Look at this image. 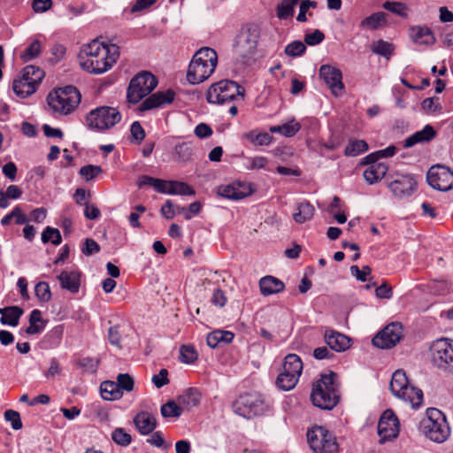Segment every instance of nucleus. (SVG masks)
Wrapping results in <instances>:
<instances>
[{
    "instance_id": "nucleus-11",
    "label": "nucleus",
    "mask_w": 453,
    "mask_h": 453,
    "mask_svg": "<svg viewBox=\"0 0 453 453\" xmlns=\"http://www.w3.org/2000/svg\"><path fill=\"white\" fill-rule=\"evenodd\" d=\"M156 77L149 72H143L134 76L127 88V100L136 104L149 95L157 86Z\"/></svg>"
},
{
    "instance_id": "nucleus-8",
    "label": "nucleus",
    "mask_w": 453,
    "mask_h": 453,
    "mask_svg": "<svg viewBox=\"0 0 453 453\" xmlns=\"http://www.w3.org/2000/svg\"><path fill=\"white\" fill-rule=\"evenodd\" d=\"M390 389L395 396L410 403L412 408H418L423 403L422 390L411 386L405 372L402 370H397L393 373Z\"/></svg>"
},
{
    "instance_id": "nucleus-20",
    "label": "nucleus",
    "mask_w": 453,
    "mask_h": 453,
    "mask_svg": "<svg viewBox=\"0 0 453 453\" xmlns=\"http://www.w3.org/2000/svg\"><path fill=\"white\" fill-rule=\"evenodd\" d=\"M81 272L78 269H65L58 275V280L63 289H66L73 294H76L81 287Z\"/></svg>"
},
{
    "instance_id": "nucleus-40",
    "label": "nucleus",
    "mask_w": 453,
    "mask_h": 453,
    "mask_svg": "<svg viewBox=\"0 0 453 453\" xmlns=\"http://www.w3.org/2000/svg\"><path fill=\"white\" fill-rule=\"evenodd\" d=\"M12 90L20 98H27L35 92L33 85H29L21 77L14 79Z\"/></svg>"
},
{
    "instance_id": "nucleus-48",
    "label": "nucleus",
    "mask_w": 453,
    "mask_h": 453,
    "mask_svg": "<svg viewBox=\"0 0 453 453\" xmlns=\"http://www.w3.org/2000/svg\"><path fill=\"white\" fill-rule=\"evenodd\" d=\"M139 187L142 186H151L153 187L157 192L163 193L164 191V185H165V180L153 178L150 176L143 175L140 178L138 182Z\"/></svg>"
},
{
    "instance_id": "nucleus-27",
    "label": "nucleus",
    "mask_w": 453,
    "mask_h": 453,
    "mask_svg": "<svg viewBox=\"0 0 453 453\" xmlns=\"http://www.w3.org/2000/svg\"><path fill=\"white\" fill-rule=\"evenodd\" d=\"M388 167L384 163H374L370 165L364 171V178L365 181L372 185L380 181L387 173Z\"/></svg>"
},
{
    "instance_id": "nucleus-17",
    "label": "nucleus",
    "mask_w": 453,
    "mask_h": 453,
    "mask_svg": "<svg viewBox=\"0 0 453 453\" xmlns=\"http://www.w3.org/2000/svg\"><path fill=\"white\" fill-rule=\"evenodd\" d=\"M319 76L335 96L342 95L344 84L340 69L329 65H323L319 68Z\"/></svg>"
},
{
    "instance_id": "nucleus-50",
    "label": "nucleus",
    "mask_w": 453,
    "mask_h": 453,
    "mask_svg": "<svg viewBox=\"0 0 453 453\" xmlns=\"http://www.w3.org/2000/svg\"><path fill=\"white\" fill-rule=\"evenodd\" d=\"M451 287V283L446 280H433L429 284L431 292L435 295H445L450 290Z\"/></svg>"
},
{
    "instance_id": "nucleus-39",
    "label": "nucleus",
    "mask_w": 453,
    "mask_h": 453,
    "mask_svg": "<svg viewBox=\"0 0 453 453\" xmlns=\"http://www.w3.org/2000/svg\"><path fill=\"white\" fill-rule=\"evenodd\" d=\"M23 314V310L18 306L7 307V311L3 314L0 321L4 325L16 326L19 324V318Z\"/></svg>"
},
{
    "instance_id": "nucleus-16",
    "label": "nucleus",
    "mask_w": 453,
    "mask_h": 453,
    "mask_svg": "<svg viewBox=\"0 0 453 453\" xmlns=\"http://www.w3.org/2000/svg\"><path fill=\"white\" fill-rule=\"evenodd\" d=\"M402 337V325L393 322L385 326L373 337L372 344L380 349H390L399 342Z\"/></svg>"
},
{
    "instance_id": "nucleus-10",
    "label": "nucleus",
    "mask_w": 453,
    "mask_h": 453,
    "mask_svg": "<svg viewBox=\"0 0 453 453\" xmlns=\"http://www.w3.org/2000/svg\"><path fill=\"white\" fill-rule=\"evenodd\" d=\"M307 440L314 453H338L335 436L323 426H314L307 433Z\"/></svg>"
},
{
    "instance_id": "nucleus-62",
    "label": "nucleus",
    "mask_w": 453,
    "mask_h": 453,
    "mask_svg": "<svg viewBox=\"0 0 453 453\" xmlns=\"http://www.w3.org/2000/svg\"><path fill=\"white\" fill-rule=\"evenodd\" d=\"M81 251L86 256H91L100 251V246L93 239L87 238L81 248Z\"/></svg>"
},
{
    "instance_id": "nucleus-18",
    "label": "nucleus",
    "mask_w": 453,
    "mask_h": 453,
    "mask_svg": "<svg viewBox=\"0 0 453 453\" xmlns=\"http://www.w3.org/2000/svg\"><path fill=\"white\" fill-rule=\"evenodd\" d=\"M253 192L250 184L245 182H234L227 185H220L218 188V195L231 200H241Z\"/></svg>"
},
{
    "instance_id": "nucleus-54",
    "label": "nucleus",
    "mask_w": 453,
    "mask_h": 453,
    "mask_svg": "<svg viewBox=\"0 0 453 453\" xmlns=\"http://www.w3.org/2000/svg\"><path fill=\"white\" fill-rule=\"evenodd\" d=\"M306 50V46L301 41H295L288 44L285 48V53L288 56H301Z\"/></svg>"
},
{
    "instance_id": "nucleus-51",
    "label": "nucleus",
    "mask_w": 453,
    "mask_h": 453,
    "mask_svg": "<svg viewBox=\"0 0 453 453\" xmlns=\"http://www.w3.org/2000/svg\"><path fill=\"white\" fill-rule=\"evenodd\" d=\"M383 8L388 12L397 14L401 17L407 16V7L401 2H390L387 1L382 4Z\"/></svg>"
},
{
    "instance_id": "nucleus-1",
    "label": "nucleus",
    "mask_w": 453,
    "mask_h": 453,
    "mask_svg": "<svg viewBox=\"0 0 453 453\" xmlns=\"http://www.w3.org/2000/svg\"><path fill=\"white\" fill-rule=\"evenodd\" d=\"M119 57V48L97 40L83 45L79 55L81 67L89 73L101 74L110 70Z\"/></svg>"
},
{
    "instance_id": "nucleus-23",
    "label": "nucleus",
    "mask_w": 453,
    "mask_h": 453,
    "mask_svg": "<svg viewBox=\"0 0 453 453\" xmlns=\"http://www.w3.org/2000/svg\"><path fill=\"white\" fill-rule=\"evenodd\" d=\"M134 424L141 434L147 435L156 428L157 419L153 414L141 411L135 415Z\"/></svg>"
},
{
    "instance_id": "nucleus-26",
    "label": "nucleus",
    "mask_w": 453,
    "mask_h": 453,
    "mask_svg": "<svg viewBox=\"0 0 453 453\" xmlns=\"http://www.w3.org/2000/svg\"><path fill=\"white\" fill-rule=\"evenodd\" d=\"M162 194L195 196V189L186 182L178 180H165L164 191Z\"/></svg>"
},
{
    "instance_id": "nucleus-15",
    "label": "nucleus",
    "mask_w": 453,
    "mask_h": 453,
    "mask_svg": "<svg viewBox=\"0 0 453 453\" xmlns=\"http://www.w3.org/2000/svg\"><path fill=\"white\" fill-rule=\"evenodd\" d=\"M260 37V27L249 24L242 28L236 41V48L242 55L252 54Z\"/></svg>"
},
{
    "instance_id": "nucleus-13",
    "label": "nucleus",
    "mask_w": 453,
    "mask_h": 453,
    "mask_svg": "<svg viewBox=\"0 0 453 453\" xmlns=\"http://www.w3.org/2000/svg\"><path fill=\"white\" fill-rule=\"evenodd\" d=\"M426 180L433 188L448 191L453 188V171L444 165H433L427 172Z\"/></svg>"
},
{
    "instance_id": "nucleus-14",
    "label": "nucleus",
    "mask_w": 453,
    "mask_h": 453,
    "mask_svg": "<svg viewBox=\"0 0 453 453\" xmlns=\"http://www.w3.org/2000/svg\"><path fill=\"white\" fill-rule=\"evenodd\" d=\"M400 431V423L392 410H386L378 422V434L380 442L384 443L387 441L395 439Z\"/></svg>"
},
{
    "instance_id": "nucleus-25",
    "label": "nucleus",
    "mask_w": 453,
    "mask_h": 453,
    "mask_svg": "<svg viewBox=\"0 0 453 453\" xmlns=\"http://www.w3.org/2000/svg\"><path fill=\"white\" fill-rule=\"evenodd\" d=\"M259 288L261 294L266 296L283 291L285 284L278 278L267 275L260 279Z\"/></svg>"
},
{
    "instance_id": "nucleus-47",
    "label": "nucleus",
    "mask_w": 453,
    "mask_h": 453,
    "mask_svg": "<svg viewBox=\"0 0 453 453\" xmlns=\"http://www.w3.org/2000/svg\"><path fill=\"white\" fill-rule=\"evenodd\" d=\"M372 50L373 53L388 58L392 55L394 48L391 43L379 40L372 44Z\"/></svg>"
},
{
    "instance_id": "nucleus-49",
    "label": "nucleus",
    "mask_w": 453,
    "mask_h": 453,
    "mask_svg": "<svg viewBox=\"0 0 453 453\" xmlns=\"http://www.w3.org/2000/svg\"><path fill=\"white\" fill-rule=\"evenodd\" d=\"M35 293L36 297L43 303H46L51 298V292L50 286L45 281H40L35 285Z\"/></svg>"
},
{
    "instance_id": "nucleus-43",
    "label": "nucleus",
    "mask_w": 453,
    "mask_h": 453,
    "mask_svg": "<svg viewBox=\"0 0 453 453\" xmlns=\"http://www.w3.org/2000/svg\"><path fill=\"white\" fill-rule=\"evenodd\" d=\"M42 52V43L39 40H33L25 49L20 58L24 62H28L37 58Z\"/></svg>"
},
{
    "instance_id": "nucleus-28",
    "label": "nucleus",
    "mask_w": 453,
    "mask_h": 453,
    "mask_svg": "<svg viewBox=\"0 0 453 453\" xmlns=\"http://www.w3.org/2000/svg\"><path fill=\"white\" fill-rule=\"evenodd\" d=\"M44 71L35 65H27L22 71V75L20 76L22 80L29 83V85H33L35 91L37 90L38 86L42 82L44 78Z\"/></svg>"
},
{
    "instance_id": "nucleus-33",
    "label": "nucleus",
    "mask_w": 453,
    "mask_h": 453,
    "mask_svg": "<svg viewBox=\"0 0 453 453\" xmlns=\"http://www.w3.org/2000/svg\"><path fill=\"white\" fill-rule=\"evenodd\" d=\"M412 40L420 44H431L434 41L432 31L426 27H414L411 30Z\"/></svg>"
},
{
    "instance_id": "nucleus-63",
    "label": "nucleus",
    "mask_w": 453,
    "mask_h": 453,
    "mask_svg": "<svg viewBox=\"0 0 453 453\" xmlns=\"http://www.w3.org/2000/svg\"><path fill=\"white\" fill-rule=\"evenodd\" d=\"M147 442L157 448H164L165 449H168L171 447V445L165 443L162 433L159 431L153 433L152 435L147 439Z\"/></svg>"
},
{
    "instance_id": "nucleus-53",
    "label": "nucleus",
    "mask_w": 453,
    "mask_h": 453,
    "mask_svg": "<svg viewBox=\"0 0 453 453\" xmlns=\"http://www.w3.org/2000/svg\"><path fill=\"white\" fill-rule=\"evenodd\" d=\"M112 440L119 445L127 446L131 443V435L126 433L122 428H117L112 432Z\"/></svg>"
},
{
    "instance_id": "nucleus-31",
    "label": "nucleus",
    "mask_w": 453,
    "mask_h": 453,
    "mask_svg": "<svg viewBox=\"0 0 453 453\" xmlns=\"http://www.w3.org/2000/svg\"><path fill=\"white\" fill-rule=\"evenodd\" d=\"M101 395L104 400L114 401L120 399L123 392L119 388V385L114 381H104L100 386Z\"/></svg>"
},
{
    "instance_id": "nucleus-7",
    "label": "nucleus",
    "mask_w": 453,
    "mask_h": 453,
    "mask_svg": "<svg viewBox=\"0 0 453 453\" xmlns=\"http://www.w3.org/2000/svg\"><path fill=\"white\" fill-rule=\"evenodd\" d=\"M245 89L231 80H221L210 86L206 93L209 104H224L237 98L243 99Z\"/></svg>"
},
{
    "instance_id": "nucleus-9",
    "label": "nucleus",
    "mask_w": 453,
    "mask_h": 453,
    "mask_svg": "<svg viewBox=\"0 0 453 453\" xmlns=\"http://www.w3.org/2000/svg\"><path fill=\"white\" fill-rule=\"evenodd\" d=\"M121 120V114L113 107L102 106L90 111L85 122L91 130L104 131L114 127Z\"/></svg>"
},
{
    "instance_id": "nucleus-19",
    "label": "nucleus",
    "mask_w": 453,
    "mask_h": 453,
    "mask_svg": "<svg viewBox=\"0 0 453 453\" xmlns=\"http://www.w3.org/2000/svg\"><path fill=\"white\" fill-rule=\"evenodd\" d=\"M416 188V180L411 175H401L389 184L393 194L399 197H406L411 195Z\"/></svg>"
},
{
    "instance_id": "nucleus-57",
    "label": "nucleus",
    "mask_w": 453,
    "mask_h": 453,
    "mask_svg": "<svg viewBox=\"0 0 453 453\" xmlns=\"http://www.w3.org/2000/svg\"><path fill=\"white\" fill-rule=\"evenodd\" d=\"M175 152L182 161H188L192 156V147L188 142H182L175 146Z\"/></svg>"
},
{
    "instance_id": "nucleus-3",
    "label": "nucleus",
    "mask_w": 453,
    "mask_h": 453,
    "mask_svg": "<svg viewBox=\"0 0 453 453\" xmlns=\"http://www.w3.org/2000/svg\"><path fill=\"white\" fill-rule=\"evenodd\" d=\"M336 377L334 372L324 374L313 384L311 398L315 406L332 410L338 403L340 392Z\"/></svg>"
},
{
    "instance_id": "nucleus-46",
    "label": "nucleus",
    "mask_w": 453,
    "mask_h": 453,
    "mask_svg": "<svg viewBox=\"0 0 453 453\" xmlns=\"http://www.w3.org/2000/svg\"><path fill=\"white\" fill-rule=\"evenodd\" d=\"M198 354L192 345H182L180 349V361L186 364H191L197 359Z\"/></svg>"
},
{
    "instance_id": "nucleus-60",
    "label": "nucleus",
    "mask_w": 453,
    "mask_h": 453,
    "mask_svg": "<svg viewBox=\"0 0 453 453\" xmlns=\"http://www.w3.org/2000/svg\"><path fill=\"white\" fill-rule=\"evenodd\" d=\"M268 159L265 157L257 156L249 159L248 169L250 170H260L266 169Z\"/></svg>"
},
{
    "instance_id": "nucleus-59",
    "label": "nucleus",
    "mask_w": 453,
    "mask_h": 453,
    "mask_svg": "<svg viewBox=\"0 0 453 453\" xmlns=\"http://www.w3.org/2000/svg\"><path fill=\"white\" fill-rule=\"evenodd\" d=\"M4 418L11 422L12 427L14 430H19L22 427V422L20 419V415L18 411L13 410H7L4 412Z\"/></svg>"
},
{
    "instance_id": "nucleus-41",
    "label": "nucleus",
    "mask_w": 453,
    "mask_h": 453,
    "mask_svg": "<svg viewBox=\"0 0 453 453\" xmlns=\"http://www.w3.org/2000/svg\"><path fill=\"white\" fill-rule=\"evenodd\" d=\"M301 128V125L295 120L285 123L280 126H273L270 127L271 133H279L287 137L294 136Z\"/></svg>"
},
{
    "instance_id": "nucleus-56",
    "label": "nucleus",
    "mask_w": 453,
    "mask_h": 453,
    "mask_svg": "<svg viewBox=\"0 0 453 453\" xmlns=\"http://www.w3.org/2000/svg\"><path fill=\"white\" fill-rule=\"evenodd\" d=\"M422 108L427 113H435L441 110V104L439 102V98L436 97H429L426 98L422 101Z\"/></svg>"
},
{
    "instance_id": "nucleus-6",
    "label": "nucleus",
    "mask_w": 453,
    "mask_h": 453,
    "mask_svg": "<svg viewBox=\"0 0 453 453\" xmlns=\"http://www.w3.org/2000/svg\"><path fill=\"white\" fill-rule=\"evenodd\" d=\"M270 407L265 396L257 392L241 395L233 403L234 412L245 418L264 415Z\"/></svg>"
},
{
    "instance_id": "nucleus-61",
    "label": "nucleus",
    "mask_w": 453,
    "mask_h": 453,
    "mask_svg": "<svg viewBox=\"0 0 453 453\" xmlns=\"http://www.w3.org/2000/svg\"><path fill=\"white\" fill-rule=\"evenodd\" d=\"M325 39V35L319 29L304 36V42L310 46L319 44Z\"/></svg>"
},
{
    "instance_id": "nucleus-5",
    "label": "nucleus",
    "mask_w": 453,
    "mask_h": 453,
    "mask_svg": "<svg viewBox=\"0 0 453 453\" xmlns=\"http://www.w3.org/2000/svg\"><path fill=\"white\" fill-rule=\"evenodd\" d=\"M419 429L427 439L437 443L444 442L450 434L446 416L436 408L427 409L426 417L420 421Z\"/></svg>"
},
{
    "instance_id": "nucleus-58",
    "label": "nucleus",
    "mask_w": 453,
    "mask_h": 453,
    "mask_svg": "<svg viewBox=\"0 0 453 453\" xmlns=\"http://www.w3.org/2000/svg\"><path fill=\"white\" fill-rule=\"evenodd\" d=\"M62 368L60 366V364L58 360L56 357H52L50 360V366L49 368L43 372V375L46 379H52L56 376H58L61 374Z\"/></svg>"
},
{
    "instance_id": "nucleus-2",
    "label": "nucleus",
    "mask_w": 453,
    "mask_h": 453,
    "mask_svg": "<svg viewBox=\"0 0 453 453\" xmlns=\"http://www.w3.org/2000/svg\"><path fill=\"white\" fill-rule=\"evenodd\" d=\"M218 64L217 52L209 47L200 49L194 55L187 72L190 84H199L206 81L214 72Z\"/></svg>"
},
{
    "instance_id": "nucleus-22",
    "label": "nucleus",
    "mask_w": 453,
    "mask_h": 453,
    "mask_svg": "<svg viewBox=\"0 0 453 453\" xmlns=\"http://www.w3.org/2000/svg\"><path fill=\"white\" fill-rule=\"evenodd\" d=\"M324 338L329 348L337 352L348 349L351 345V339L334 330H326Z\"/></svg>"
},
{
    "instance_id": "nucleus-64",
    "label": "nucleus",
    "mask_w": 453,
    "mask_h": 453,
    "mask_svg": "<svg viewBox=\"0 0 453 453\" xmlns=\"http://www.w3.org/2000/svg\"><path fill=\"white\" fill-rule=\"evenodd\" d=\"M130 132L132 137L137 142H141L145 137V131L138 121H134L131 125Z\"/></svg>"
},
{
    "instance_id": "nucleus-38",
    "label": "nucleus",
    "mask_w": 453,
    "mask_h": 453,
    "mask_svg": "<svg viewBox=\"0 0 453 453\" xmlns=\"http://www.w3.org/2000/svg\"><path fill=\"white\" fill-rule=\"evenodd\" d=\"M301 0H281L277 5L276 14L280 19H288L293 17L295 12V6Z\"/></svg>"
},
{
    "instance_id": "nucleus-45",
    "label": "nucleus",
    "mask_w": 453,
    "mask_h": 453,
    "mask_svg": "<svg viewBox=\"0 0 453 453\" xmlns=\"http://www.w3.org/2000/svg\"><path fill=\"white\" fill-rule=\"evenodd\" d=\"M161 414L164 418H179L182 409L174 401H168L161 406Z\"/></svg>"
},
{
    "instance_id": "nucleus-29",
    "label": "nucleus",
    "mask_w": 453,
    "mask_h": 453,
    "mask_svg": "<svg viewBox=\"0 0 453 453\" xmlns=\"http://www.w3.org/2000/svg\"><path fill=\"white\" fill-rule=\"evenodd\" d=\"M47 320L43 319L42 311L35 309L29 316V326L25 330L30 335L40 334L45 328Z\"/></svg>"
},
{
    "instance_id": "nucleus-37",
    "label": "nucleus",
    "mask_w": 453,
    "mask_h": 453,
    "mask_svg": "<svg viewBox=\"0 0 453 453\" xmlns=\"http://www.w3.org/2000/svg\"><path fill=\"white\" fill-rule=\"evenodd\" d=\"M298 380L299 377L282 370L277 377L276 385L279 388L288 391L295 388Z\"/></svg>"
},
{
    "instance_id": "nucleus-55",
    "label": "nucleus",
    "mask_w": 453,
    "mask_h": 453,
    "mask_svg": "<svg viewBox=\"0 0 453 453\" xmlns=\"http://www.w3.org/2000/svg\"><path fill=\"white\" fill-rule=\"evenodd\" d=\"M102 173V168L98 165H88L80 169V174L87 180H93Z\"/></svg>"
},
{
    "instance_id": "nucleus-44",
    "label": "nucleus",
    "mask_w": 453,
    "mask_h": 453,
    "mask_svg": "<svg viewBox=\"0 0 453 453\" xmlns=\"http://www.w3.org/2000/svg\"><path fill=\"white\" fill-rule=\"evenodd\" d=\"M42 242L47 243L50 242L54 245H59L62 242L61 234L58 229L47 226L42 234Z\"/></svg>"
},
{
    "instance_id": "nucleus-24",
    "label": "nucleus",
    "mask_w": 453,
    "mask_h": 453,
    "mask_svg": "<svg viewBox=\"0 0 453 453\" xmlns=\"http://www.w3.org/2000/svg\"><path fill=\"white\" fill-rule=\"evenodd\" d=\"M436 136V131L431 125H426L422 130L417 131L403 142L404 148H411L418 143L428 142Z\"/></svg>"
},
{
    "instance_id": "nucleus-42",
    "label": "nucleus",
    "mask_w": 453,
    "mask_h": 453,
    "mask_svg": "<svg viewBox=\"0 0 453 453\" xmlns=\"http://www.w3.org/2000/svg\"><path fill=\"white\" fill-rule=\"evenodd\" d=\"M368 150V144L364 140H350L345 148L344 154L347 157H356L365 152Z\"/></svg>"
},
{
    "instance_id": "nucleus-12",
    "label": "nucleus",
    "mask_w": 453,
    "mask_h": 453,
    "mask_svg": "<svg viewBox=\"0 0 453 453\" xmlns=\"http://www.w3.org/2000/svg\"><path fill=\"white\" fill-rule=\"evenodd\" d=\"M433 364L447 372H453V342L445 338L434 341L431 347Z\"/></svg>"
},
{
    "instance_id": "nucleus-34",
    "label": "nucleus",
    "mask_w": 453,
    "mask_h": 453,
    "mask_svg": "<svg viewBox=\"0 0 453 453\" xmlns=\"http://www.w3.org/2000/svg\"><path fill=\"white\" fill-rule=\"evenodd\" d=\"M296 210L297 211L293 214V219L298 224L311 219L315 211L314 207L308 202L300 203Z\"/></svg>"
},
{
    "instance_id": "nucleus-52",
    "label": "nucleus",
    "mask_w": 453,
    "mask_h": 453,
    "mask_svg": "<svg viewBox=\"0 0 453 453\" xmlns=\"http://www.w3.org/2000/svg\"><path fill=\"white\" fill-rule=\"evenodd\" d=\"M116 382L122 392H131L134 389V381L128 373H119Z\"/></svg>"
},
{
    "instance_id": "nucleus-4",
    "label": "nucleus",
    "mask_w": 453,
    "mask_h": 453,
    "mask_svg": "<svg viewBox=\"0 0 453 453\" xmlns=\"http://www.w3.org/2000/svg\"><path fill=\"white\" fill-rule=\"evenodd\" d=\"M81 99V93L75 87L66 86L50 92L47 103L53 114L67 116L76 110Z\"/></svg>"
},
{
    "instance_id": "nucleus-21",
    "label": "nucleus",
    "mask_w": 453,
    "mask_h": 453,
    "mask_svg": "<svg viewBox=\"0 0 453 453\" xmlns=\"http://www.w3.org/2000/svg\"><path fill=\"white\" fill-rule=\"evenodd\" d=\"M174 96L175 94L171 89L166 91H158L146 98L140 105V109L142 111H148L154 108L162 107L171 104L174 100Z\"/></svg>"
},
{
    "instance_id": "nucleus-35",
    "label": "nucleus",
    "mask_w": 453,
    "mask_h": 453,
    "mask_svg": "<svg viewBox=\"0 0 453 453\" xmlns=\"http://www.w3.org/2000/svg\"><path fill=\"white\" fill-rule=\"evenodd\" d=\"M283 370L300 378L303 372V362L301 358L296 354L287 355L283 363Z\"/></svg>"
},
{
    "instance_id": "nucleus-36",
    "label": "nucleus",
    "mask_w": 453,
    "mask_h": 453,
    "mask_svg": "<svg viewBox=\"0 0 453 453\" xmlns=\"http://www.w3.org/2000/svg\"><path fill=\"white\" fill-rule=\"evenodd\" d=\"M243 137L255 146H266L273 140V137L270 134L266 132H257V130H251L244 134Z\"/></svg>"
},
{
    "instance_id": "nucleus-32",
    "label": "nucleus",
    "mask_w": 453,
    "mask_h": 453,
    "mask_svg": "<svg viewBox=\"0 0 453 453\" xmlns=\"http://www.w3.org/2000/svg\"><path fill=\"white\" fill-rule=\"evenodd\" d=\"M201 400V393L195 388H188L182 395L178 397L180 404L186 406L188 409L197 406Z\"/></svg>"
},
{
    "instance_id": "nucleus-30",
    "label": "nucleus",
    "mask_w": 453,
    "mask_h": 453,
    "mask_svg": "<svg viewBox=\"0 0 453 453\" xmlns=\"http://www.w3.org/2000/svg\"><path fill=\"white\" fill-rule=\"evenodd\" d=\"M387 17H388V14L386 12H374L372 15L364 19L360 22L359 27L361 28L376 30L380 27L385 26L387 24V22H388Z\"/></svg>"
}]
</instances>
